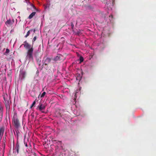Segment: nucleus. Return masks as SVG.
I'll list each match as a JSON object with an SVG mask.
<instances>
[{
  "label": "nucleus",
  "instance_id": "obj_1",
  "mask_svg": "<svg viewBox=\"0 0 156 156\" xmlns=\"http://www.w3.org/2000/svg\"><path fill=\"white\" fill-rule=\"evenodd\" d=\"M37 39V37L35 36L33 40L32 41V45L31 47V48L28 50L27 52V55L26 56V58L27 59L30 60L33 59V51H34V49L33 48V45L34 44L35 41H36Z\"/></svg>",
  "mask_w": 156,
  "mask_h": 156
},
{
  "label": "nucleus",
  "instance_id": "obj_2",
  "mask_svg": "<svg viewBox=\"0 0 156 156\" xmlns=\"http://www.w3.org/2000/svg\"><path fill=\"white\" fill-rule=\"evenodd\" d=\"M13 122L14 126L16 128H18L20 126V124L18 118H13Z\"/></svg>",
  "mask_w": 156,
  "mask_h": 156
},
{
  "label": "nucleus",
  "instance_id": "obj_3",
  "mask_svg": "<svg viewBox=\"0 0 156 156\" xmlns=\"http://www.w3.org/2000/svg\"><path fill=\"white\" fill-rule=\"evenodd\" d=\"M23 45L24 48L28 50L30 48L31 45L29 44L27 41H24L23 42V44H22L21 46Z\"/></svg>",
  "mask_w": 156,
  "mask_h": 156
},
{
  "label": "nucleus",
  "instance_id": "obj_4",
  "mask_svg": "<svg viewBox=\"0 0 156 156\" xmlns=\"http://www.w3.org/2000/svg\"><path fill=\"white\" fill-rule=\"evenodd\" d=\"M3 106L2 104V103L1 102H0V122H1L2 119V117L3 113Z\"/></svg>",
  "mask_w": 156,
  "mask_h": 156
},
{
  "label": "nucleus",
  "instance_id": "obj_5",
  "mask_svg": "<svg viewBox=\"0 0 156 156\" xmlns=\"http://www.w3.org/2000/svg\"><path fill=\"white\" fill-rule=\"evenodd\" d=\"M26 76V73L24 71H20L19 75V78L20 79L22 80L25 78Z\"/></svg>",
  "mask_w": 156,
  "mask_h": 156
},
{
  "label": "nucleus",
  "instance_id": "obj_6",
  "mask_svg": "<svg viewBox=\"0 0 156 156\" xmlns=\"http://www.w3.org/2000/svg\"><path fill=\"white\" fill-rule=\"evenodd\" d=\"M62 55L59 54L56 57L53 58V60L55 61H60L62 60Z\"/></svg>",
  "mask_w": 156,
  "mask_h": 156
},
{
  "label": "nucleus",
  "instance_id": "obj_7",
  "mask_svg": "<svg viewBox=\"0 0 156 156\" xmlns=\"http://www.w3.org/2000/svg\"><path fill=\"white\" fill-rule=\"evenodd\" d=\"M45 107L44 105L40 104L39 105L37 106V108L40 111H41L42 110L45 109Z\"/></svg>",
  "mask_w": 156,
  "mask_h": 156
},
{
  "label": "nucleus",
  "instance_id": "obj_8",
  "mask_svg": "<svg viewBox=\"0 0 156 156\" xmlns=\"http://www.w3.org/2000/svg\"><path fill=\"white\" fill-rule=\"evenodd\" d=\"M51 58H47L44 61V64L45 65H48L51 61Z\"/></svg>",
  "mask_w": 156,
  "mask_h": 156
},
{
  "label": "nucleus",
  "instance_id": "obj_9",
  "mask_svg": "<svg viewBox=\"0 0 156 156\" xmlns=\"http://www.w3.org/2000/svg\"><path fill=\"white\" fill-rule=\"evenodd\" d=\"M4 129L3 127H0V139H1L2 138L3 136L4 132Z\"/></svg>",
  "mask_w": 156,
  "mask_h": 156
},
{
  "label": "nucleus",
  "instance_id": "obj_10",
  "mask_svg": "<svg viewBox=\"0 0 156 156\" xmlns=\"http://www.w3.org/2000/svg\"><path fill=\"white\" fill-rule=\"evenodd\" d=\"M20 149V146L18 143H17L16 144V147L15 148L14 150L16 151L17 153H19V150Z\"/></svg>",
  "mask_w": 156,
  "mask_h": 156
},
{
  "label": "nucleus",
  "instance_id": "obj_11",
  "mask_svg": "<svg viewBox=\"0 0 156 156\" xmlns=\"http://www.w3.org/2000/svg\"><path fill=\"white\" fill-rule=\"evenodd\" d=\"M36 12H32L29 16L28 18L30 19H32L35 16Z\"/></svg>",
  "mask_w": 156,
  "mask_h": 156
},
{
  "label": "nucleus",
  "instance_id": "obj_12",
  "mask_svg": "<svg viewBox=\"0 0 156 156\" xmlns=\"http://www.w3.org/2000/svg\"><path fill=\"white\" fill-rule=\"evenodd\" d=\"M4 99L5 101V105H9V102L8 100H6L5 98V97H4Z\"/></svg>",
  "mask_w": 156,
  "mask_h": 156
},
{
  "label": "nucleus",
  "instance_id": "obj_13",
  "mask_svg": "<svg viewBox=\"0 0 156 156\" xmlns=\"http://www.w3.org/2000/svg\"><path fill=\"white\" fill-rule=\"evenodd\" d=\"M5 24H9V25H11L12 24V21L10 20H7V21L5 22Z\"/></svg>",
  "mask_w": 156,
  "mask_h": 156
},
{
  "label": "nucleus",
  "instance_id": "obj_14",
  "mask_svg": "<svg viewBox=\"0 0 156 156\" xmlns=\"http://www.w3.org/2000/svg\"><path fill=\"white\" fill-rule=\"evenodd\" d=\"M32 31V29H31V30H29L27 33L26 35L25 36V37L26 38L27 37H28L30 34V32Z\"/></svg>",
  "mask_w": 156,
  "mask_h": 156
},
{
  "label": "nucleus",
  "instance_id": "obj_15",
  "mask_svg": "<svg viewBox=\"0 0 156 156\" xmlns=\"http://www.w3.org/2000/svg\"><path fill=\"white\" fill-rule=\"evenodd\" d=\"M45 94H46V92H44L42 93V94H41V95H40V94L39 95V96H38V98H39L40 97L41 98H43L44 97V96H45Z\"/></svg>",
  "mask_w": 156,
  "mask_h": 156
},
{
  "label": "nucleus",
  "instance_id": "obj_16",
  "mask_svg": "<svg viewBox=\"0 0 156 156\" xmlns=\"http://www.w3.org/2000/svg\"><path fill=\"white\" fill-rule=\"evenodd\" d=\"M55 115L57 117H61V113L60 112H55Z\"/></svg>",
  "mask_w": 156,
  "mask_h": 156
},
{
  "label": "nucleus",
  "instance_id": "obj_17",
  "mask_svg": "<svg viewBox=\"0 0 156 156\" xmlns=\"http://www.w3.org/2000/svg\"><path fill=\"white\" fill-rule=\"evenodd\" d=\"M83 60H84L83 58L81 56V57H80V62H83Z\"/></svg>",
  "mask_w": 156,
  "mask_h": 156
},
{
  "label": "nucleus",
  "instance_id": "obj_18",
  "mask_svg": "<svg viewBox=\"0 0 156 156\" xmlns=\"http://www.w3.org/2000/svg\"><path fill=\"white\" fill-rule=\"evenodd\" d=\"M36 103V101H34L33 102V103L30 106V108H32L35 105Z\"/></svg>",
  "mask_w": 156,
  "mask_h": 156
},
{
  "label": "nucleus",
  "instance_id": "obj_19",
  "mask_svg": "<svg viewBox=\"0 0 156 156\" xmlns=\"http://www.w3.org/2000/svg\"><path fill=\"white\" fill-rule=\"evenodd\" d=\"M5 106L6 107L7 111L8 110H9V108H10L9 105H5Z\"/></svg>",
  "mask_w": 156,
  "mask_h": 156
},
{
  "label": "nucleus",
  "instance_id": "obj_20",
  "mask_svg": "<svg viewBox=\"0 0 156 156\" xmlns=\"http://www.w3.org/2000/svg\"><path fill=\"white\" fill-rule=\"evenodd\" d=\"M9 50L7 48L6 50L5 53H9Z\"/></svg>",
  "mask_w": 156,
  "mask_h": 156
},
{
  "label": "nucleus",
  "instance_id": "obj_21",
  "mask_svg": "<svg viewBox=\"0 0 156 156\" xmlns=\"http://www.w3.org/2000/svg\"><path fill=\"white\" fill-rule=\"evenodd\" d=\"M71 26L72 27V28L73 29L74 27V24L72 22L71 23Z\"/></svg>",
  "mask_w": 156,
  "mask_h": 156
},
{
  "label": "nucleus",
  "instance_id": "obj_22",
  "mask_svg": "<svg viewBox=\"0 0 156 156\" xmlns=\"http://www.w3.org/2000/svg\"><path fill=\"white\" fill-rule=\"evenodd\" d=\"M57 143L58 144H62V142L61 141H58L57 142Z\"/></svg>",
  "mask_w": 156,
  "mask_h": 156
},
{
  "label": "nucleus",
  "instance_id": "obj_23",
  "mask_svg": "<svg viewBox=\"0 0 156 156\" xmlns=\"http://www.w3.org/2000/svg\"><path fill=\"white\" fill-rule=\"evenodd\" d=\"M32 30H33L34 32L35 31V29H32Z\"/></svg>",
  "mask_w": 156,
  "mask_h": 156
},
{
  "label": "nucleus",
  "instance_id": "obj_24",
  "mask_svg": "<svg viewBox=\"0 0 156 156\" xmlns=\"http://www.w3.org/2000/svg\"><path fill=\"white\" fill-rule=\"evenodd\" d=\"M14 22V20L13 19L12 20V23Z\"/></svg>",
  "mask_w": 156,
  "mask_h": 156
},
{
  "label": "nucleus",
  "instance_id": "obj_25",
  "mask_svg": "<svg viewBox=\"0 0 156 156\" xmlns=\"http://www.w3.org/2000/svg\"><path fill=\"white\" fill-rule=\"evenodd\" d=\"M32 6L34 8H35V6L33 5H32Z\"/></svg>",
  "mask_w": 156,
  "mask_h": 156
},
{
  "label": "nucleus",
  "instance_id": "obj_26",
  "mask_svg": "<svg viewBox=\"0 0 156 156\" xmlns=\"http://www.w3.org/2000/svg\"><path fill=\"white\" fill-rule=\"evenodd\" d=\"M112 16L111 15L110 16H109V17H111L112 18Z\"/></svg>",
  "mask_w": 156,
  "mask_h": 156
},
{
  "label": "nucleus",
  "instance_id": "obj_27",
  "mask_svg": "<svg viewBox=\"0 0 156 156\" xmlns=\"http://www.w3.org/2000/svg\"><path fill=\"white\" fill-rule=\"evenodd\" d=\"M31 115L32 116V117L33 118L34 117V115H32V114Z\"/></svg>",
  "mask_w": 156,
  "mask_h": 156
},
{
  "label": "nucleus",
  "instance_id": "obj_28",
  "mask_svg": "<svg viewBox=\"0 0 156 156\" xmlns=\"http://www.w3.org/2000/svg\"><path fill=\"white\" fill-rule=\"evenodd\" d=\"M26 147H27V144H26Z\"/></svg>",
  "mask_w": 156,
  "mask_h": 156
}]
</instances>
